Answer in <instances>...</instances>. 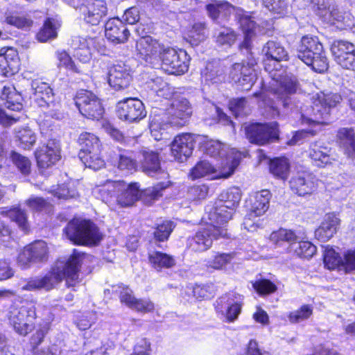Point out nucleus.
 I'll list each match as a JSON object with an SVG mask.
<instances>
[{"instance_id":"nucleus-1","label":"nucleus","mask_w":355,"mask_h":355,"mask_svg":"<svg viewBox=\"0 0 355 355\" xmlns=\"http://www.w3.org/2000/svg\"><path fill=\"white\" fill-rule=\"evenodd\" d=\"M169 185V181L162 182L153 187L144 191L139 189L136 182L127 183L123 180L99 181L92 189L95 198L101 200L111 209L132 206L142 195L146 200H155L159 198L162 191Z\"/></svg>"},{"instance_id":"nucleus-2","label":"nucleus","mask_w":355,"mask_h":355,"mask_svg":"<svg viewBox=\"0 0 355 355\" xmlns=\"http://www.w3.org/2000/svg\"><path fill=\"white\" fill-rule=\"evenodd\" d=\"M262 53L266 56L264 69L272 78L270 84L273 94L284 107H290L293 103L291 96L297 91V81L294 76L279 69V62L288 58L287 51L279 42L270 40L263 46Z\"/></svg>"},{"instance_id":"nucleus-3","label":"nucleus","mask_w":355,"mask_h":355,"mask_svg":"<svg viewBox=\"0 0 355 355\" xmlns=\"http://www.w3.org/2000/svg\"><path fill=\"white\" fill-rule=\"evenodd\" d=\"M341 101L342 97L338 93L321 92L313 94L312 105L301 107L300 112L302 124L307 125L309 128L296 132L291 141L296 144L309 135H316L320 130V125L327 123L324 120L329 116L331 109L336 107Z\"/></svg>"},{"instance_id":"nucleus-4","label":"nucleus","mask_w":355,"mask_h":355,"mask_svg":"<svg viewBox=\"0 0 355 355\" xmlns=\"http://www.w3.org/2000/svg\"><path fill=\"white\" fill-rule=\"evenodd\" d=\"M84 255L74 250L67 260H58L45 276L28 279L21 284V289L29 291L44 289L48 291L63 279L66 280L68 286H75L78 282L80 263Z\"/></svg>"},{"instance_id":"nucleus-5","label":"nucleus","mask_w":355,"mask_h":355,"mask_svg":"<svg viewBox=\"0 0 355 355\" xmlns=\"http://www.w3.org/2000/svg\"><path fill=\"white\" fill-rule=\"evenodd\" d=\"M171 98L170 105L166 110L153 108L151 112L149 128L152 137L157 141L164 138L168 125L182 127L192 115V106L187 98L175 92Z\"/></svg>"},{"instance_id":"nucleus-6","label":"nucleus","mask_w":355,"mask_h":355,"mask_svg":"<svg viewBox=\"0 0 355 355\" xmlns=\"http://www.w3.org/2000/svg\"><path fill=\"white\" fill-rule=\"evenodd\" d=\"M64 232L67 239L77 245H96L103 239V234L94 222L80 218L70 220Z\"/></svg>"},{"instance_id":"nucleus-7","label":"nucleus","mask_w":355,"mask_h":355,"mask_svg":"<svg viewBox=\"0 0 355 355\" xmlns=\"http://www.w3.org/2000/svg\"><path fill=\"white\" fill-rule=\"evenodd\" d=\"M297 57L316 72L322 73L328 69L327 58L317 37L306 35L302 38Z\"/></svg>"},{"instance_id":"nucleus-8","label":"nucleus","mask_w":355,"mask_h":355,"mask_svg":"<svg viewBox=\"0 0 355 355\" xmlns=\"http://www.w3.org/2000/svg\"><path fill=\"white\" fill-rule=\"evenodd\" d=\"M241 198L239 188L233 187L222 192L216 206L207 208L208 218L213 223L224 225L231 219Z\"/></svg>"},{"instance_id":"nucleus-9","label":"nucleus","mask_w":355,"mask_h":355,"mask_svg":"<svg viewBox=\"0 0 355 355\" xmlns=\"http://www.w3.org/2000/svg\"><path fill=\"white\" fill-rule=\"evenodd\" d=\"M208 225L198 230L196 234L187 240V246L194 252H204L209 249L214 239L228 236L227 229L223 223L211 222L208 218Z\"/></svg>"},{"instance_id":"nucleus-10","label":"nucleus","mask_w":355,"mask_h":355,"mask_svg":"<svg viewBox=\"0 0 355 355\" xmlns=\"http://www.w3.org/2000/svg\"><path fill=\"white\" fill-rule=\"evenodd\" d=\"M0 98L6 107L0 109V123L4 126H10L21 119L22 97L13 86L9 85L3 87Z\"/></svg>"},{"instance_id":"nucleus-11","label":"nucleus","mask_w":355,"mask_h":355,"mask_svg":"<svg viewBox=\"0 0 355 355\" xmlns=\"http://www.w3.org/2000/svg\"><path fill=\"white\" fill-rule=\"evenodd\" d=\"M31 87L33 90V98L40 107H46V114L53 119L60 120L64 117L59 101L55 100L53 89L46 83L40 80L32 81Z\"/></svg>"},{"instance_id":"nucleus-12","label":"nucleus","mask_w":355,"mask_h":355,"mask_svg":"<svg viewBox=\"0 0 355 355\" xmlns=\"http://www.w3.org/2000/svg\"><path fill=\"white\" fill-rule=\"evenodd\" d=\"M231 155L233 157L231 165L228 167V169L226 168L225 166H221L220 169L217 170L209 162L205 160L200 161L192 168L190 173L191 177L192 179L207 177L211 180L227 178L230 177L239 166L241 159L240 152H236L234 150H232Z\"/></svg>"},{"instance_id":"nucleus-13","label":"nucleus","mask_w":355,"mask_h":355,"mask_svg":"<svg viewBox=\"0 0 355 355\" xmlns=\"http://www.w3.org/2000/svg\"><path fill=\"white\" fill-rule=\"evenodd\" d=\"M189 58L184 50L165 47L161 56L160 66L170 74L180 75L187 71Z\"/></svg>"},{"instance_id":"nucleus-14","label":"nucleus","mask_w":355,"mask_h":355,"mask_svg":"<svg viewBox=\"0 0 355 355\" xmlns=\"http://www.w3.org/2000/svg\"><path fill=\"white\" fill-rule=\"evenodd\" d=\"M137 55L146 64L153 68L160 66L161 56L165 47L151 36L141 37L136 44Z\"/></svg>"},{"instance_id":"nucleus-15","label":"nucleus","mask_w":355,"mask_h":355,"mask_svg":"<svg viewBox=\"0 0 355 355\" xmlns=\"http://www.w3.org/2000/svg\"><path fill=\"white\" fill-rule=\"evenodd\" d=\"M35 318V307L33 304L13 307L10 311V323L15 330L21 335H26L32 330Z\"/></svg>"},{"instance_id":"nucleus-16","label":"nucleus","mask_w":355,"mask_h":355,"mask_svg":"<svg viewBox=\"0 0 355 355\" xmlns=\"http://www.w3.org/2000/svg\"><path fill=\"white\" fill-rule=\"evenodd\" d=\"M109 3L110 0H83L77 10L85 23L97 26L107 17Z\"/></svg>"},{"instance_id":"nucleus-17","label":"nucleus","mask_w":355,"mask_h":355,"mask_svg":"<svg viewBox=\"0 0 355 355\" xmlns=\"http://www.w3.org/2000/svg\"><path fill=\"white\" fill-rule=\"evenodd\" d=\"M75 103L86 118L98 120L103 114L104 109L100 100L89 91H79L75 97Z\"/></svg>"},{"instance_id":"nucleus-18","label":"nucleus","mask_w":355,"mask_h":355,"mask_svg":"<svg viewBox=\"0 0 355 355\" xmlns=\"http://www.w3.org/2000/svg\"><path fill=\"white\" fill-rule=\"evenodd\" d=\"M243 304V296L230 293L218 298L216 302L215 309L218 313L224 316L228 322L237 320Z\"/></svg>"},{"instance_id":"nucleus-19","label":"nucleus","mask_w":355,"mask_h":355,"mask_svg":"<svg viewBox=\"0 0 355 355\" xmlns=\"http://www.w3.org/2000/svg\"><path fill=\"white\" fill-rule=\"evenodd\" d=\"M245 134L251 143L264 145L278 138L277 123H254L245 128Z\"/></svg>"},{"instance_id":"nucleus-20","label":"nucleus","mask_w":355,"mask_h":355,"mask_svg":"<svg viewBox=\"0 0 355 355\" xmlns=\"http://www.w3.org/2000/svg\"><path fill=\"white\" fill-rule=\"evenodd\" d=\"M47 258L46 243L43 241H37L26 245L21 250L17 257V263L21 268H27L32 263L45 261Z\"/></svg>"},{"instance_id":"nucleus-21","label":"nucleus","mask_w":355,"mask_h":355,"mask_svg":"<svg viewBox=\"0 0 355 355\" xmlns=\"http://www.w3.org/2000/svg\"><path fill=\"white\" fill-rule=\"evenodd\" d=\"M255 64L254 60H249L246 64L244 62L234 64L230 71V78L234 83L241 85L243 89H250L257 78V74L253 68Z\"/></svg>"},{"instance_id":"nucleus-22","label":"nucleus","mask_w":355,"mask_h":355,"mask_svg":"<svg viewBox=\"0 0 355 355\" xmlns=\"http://www.w3.org/2000/svg\"><path fill=\"white\" fill-rule=\"evenodd\" d=\"M116 113L120 119L128 122L140 121L146 116V111L142 101L132 98L119 102Z\"/></svg>"},{"instance_id":"nucleus-23","label":"nucleus","mask_w":355,"mask_h":355,"mask_svg":"<svg viewBox=\"0 0 355 355\" xmlns=\"http://www.w3.org/2000/svg\"><path fill=\"white\" fill-rule=\"evenodd\" d=\"M197 141L199 144L200 148L205 154L210 157H220L222 158L223 162L221 163V166H225L227 169H228V167L231 165L232 160L233 156L231 155V150H234L236 152H238L234 148L229 149L228 151H227L225 148V144L216 140L209 139L207 137L205 136L198 135Z\"/></svg>"},{"instance_id":"nucleus-24","label":"nucleus","mask_w":355,"mask_h":355,"mask_svg":"<svg viewBox=\"0 0 355 355\" xmlns=\"http://www.w3.org/2000/svg\"><path fill=\"white\" fill-rule=\"evenodd\" d=\"M198 135L183 133L177 135L171 144V155L178 161L182 162L193 153L194 144L198 143Z\"/></svg>"},{"instance_id":"nucleus-25","label":"nucleus","mask_w":355,"mask_h":355,"mask_svg":"<svg viewBox=\"0 0 355 355\" xmlns=\"http://www.w3.org/2000/svg\"><path fill=\"white\" fill-rule=\"evenodd\" d=\"M37 165L40 168H47L60 159V146L58 141L49 140L46 145L39 147L35 152Z\"/></svg>"},{"instance_id":"nucleus-26","label":"nucleus","mask_w":355,"mask_h":355,"mask_svg":"<svg viewBox=\"0 0 355 355\" xmlns=\"http://www.w3.org/2000/svg\"><path fill=\"white\" fill-rule=\"evenodd\" d=\"M132 81L130 67L123 63L113 64L109 68L108 83L116 90L127 88Z\"/></svg>"},{"instance_id":"nucleus-27","label":"nucleus","mask_w":355,"mask_h":355,"mask_svg":"<svg viewBox=\"0 0 355 355\" xmlns=\"http://www.w3.org/2000/svg\"><path fill=\"white\" fill-rule=\"evenodd\" d=\"M289 186L291 189L300 196L311 195L317 189L315 178L306 172L297 173L292 176Z\"/></svg>"},{"instance_id":"nucleus-28","label":"nucleus","mask_w":355,"mask_h":355,"mask_svg":"<svg viewBox=\"0 0 355 355\" xmlns=\"http://www.w3.org/2000/svg\"><path fill=\"white\" fill-rule=\"evenodd\" d=\"M105 35L114 44H122L127 42L130 31L119 18L115 17L110 19L105 23Z\"/></svg>"},{"instance_id":"nucleus-29","label":"nucleus","mask_w":355,"mask_h":355,"mask_svg":"<svg viewBox=\"0 0 355 355\" xmlns=\"http://www.w3.org/2000/svg\"><path fill=\"white\" fill-rule=\"evenodd\" d=\"M142 159L140 160L143 171L148 175H161L162 178H167L168 173L160 166V159L157 153L151 150H144L141 153Z\"/></svg>"},{"instance_id":"nucleus-30","label":"nucleus","mask_w":355,"mask_h":355,"mask_svg":"<svg viewBox=\"0 0 355 355\" xmlns=\"http://www.w3.org/2000/svg\"><path fill=\"white\" fill-rule=\"evenodd\" d=\"M309 157L315 165L324 167L331 164L336 159L331 154V148L324 145L323 142L316 141L310 146Z\"/></svg>"},{"instance_id":"nucleus-31","label":"nucleus","mask_w":355,"mask_h":355,"mask_svg":"<svg viewBox=\"0 0 355 355\" xmlns=\"http://www.w3.org/2000/svg\"><path fill=\"white\" fill-rule=\"evenodd\" d=\"M339 223L340 219L335 214H327L320 225L315 231V238L322 242L329 241L336 233Z\"/></svg>"},{"instance_id":"nucleus-32","label":"nucleus","mask_w":355,"mask_h":355,"mask_svg":"<svg viewBox=\"0 0 355 355\" xmlns=\"http://www.w3.org/2000/svg\"><path fill=\"white\" fill-rule=\"evenodd\" d=\"M19 70V58L16 50L7 49L0 53V75L10 76Z\"/></svg>"},{"instance_id":"nucleus-33","label":"nucleus","mask_w":355,"mask_h":355,"mask_svg":"<svg viewBox=\"0 0 355 355\" xmlns=\"http://www.w3.org/2000/svg\"><path fill=\"white\" fill-rule=\"evenodd\" d=\"M201 76L207 84H217L225 79V69L219 61L208 62L201 71Z\"/></svg>"},{"instance_id":"nucleus-34","label":"nucleus","mask_w":355,"mask_h":355,"mask_svg":"<svg viewBox=\"0 0 355 355\" xmlns=\"http://www.w3.org/2000/svg\"><path fill=\"white\" fill-rule=\"evenodd\" d=\"M270 193L268 190H262L250 198V216H262L269 207Z\"/></svg>"},{"instance_id":"nucleus-35","label":"nucleus","mask_w":355,"mask_h":355,"mask_svg":"<svg viewBox=\"0 0 355 355\" xmlns=\"http://www.w3.org/2000/svg\"><path fill=\"white\" fill-rule=\"evenodd\" d=\"M0 215L9 218L24 232H27L28 231L29 223L27 214L19 206L15 205L10 207L1 208Z\"/></svg>"},{"instance_id":"nucleus-36","label":"nucleus","mask_w":355,"mask_h":355,"mask_svg":"<svg viewBox=\"0 0 355 355\" xmlns=\"http://www.w3.org/2000/svg\"><path fill=\"white\" fill-rule=\"evenodd\" d=\"M322 18L327 23L335 25L340 29L350 28L352 26L350 15L346 13L343 15L334 5L329 10L324 12Z\"/></svg>"},{"instance_id":"nucleus-37","label":"nucleus","mask_w":355,"mask_h":355,"mask_svg":"<svg viewBox=\"0 0 355 355\" xmlns=\"http://www.w3.org/2000/svg\"><path fill=\"white\" fill-rule=\"evenodd\" d=\"M146 84L147 87L156 93L158 96L168 99L174 94L175 88L159 76H151Z\"/></svg>"},{"instance_id":"nucleus-38","label":"nucleus","mask_w":355,"mask_h":355,"mask_svg":"<svg viewBox=\"0 0 355 355\" xmlns=\"http://www.w3.org/2000/svg\"><path fill=\"white\" fill-rule=\"evenodd\" d=\"M316 247L308 241L300 240L295 241L287 247V252L297 257L304 259L311 258L316 252Z\"/></svg>"},{"instance_id":"nucleus-39","label":"nucleus","mask_w":355,"mask_h":355,"mask_svg":"<svg viewBox=\"0 0 355 355\" xmlns=\"http://www.w3.org/2000/svg\"><path fill=\"white\" fill-rule=\"evenodd\" d=\"M337 137L344 148L345 153L350 158H355V135L352 128H343L338 131Z\"/></svg>"},{"instance_id":"nucleus-40","label":"nucleus","mask_w":355,"mask_h":355,"mask_svg":"<svg viewBox=\"0 0 355 355\" xmlns=\"http://www.w3.org/2000/svg\"><path fill=\"white\" fill-rule=\"evenodd\" d=\"M150 266L157 271L171 268L175 265L174 258L166 253L154 251L148 254Z\"/></svg>"},{"instance_id":"nucleus-41","label":"nucleus","mask_w":355,"mask_h":355,"mask_svg":"<svg viewBox=\"0 0 355 355\" xmlns=\"http://www.w3.org/2000/svg\"><path fill=\"white\" fill-rule=\"evenodd\" d=\"M209 16L214 20L227 17L233 7L227 1H214L207 5Z\"/></svg>"},{"instance_id":"nucleus-42","label":"nucleus","mask_w":355,"mask_h":355,"mask_svg":"<svg viewBox=\"0 0 355 355\" xmlns=\"http://www.w3.org/2000/svg\"><path fill=\"white\" fill-rule=\"evenodd\" d=\"M78 144L80 146V153L100 152L99 139L92 133H81L78 137Z\"/></svg>"},{"instance_id":"nucleus-43","label":"nucleus","mask_w":355,"mask_h":355,"mask_svg":"<svg viewBox=\"0 0 355 355\" xmlns=\"http://www.w3.org/2000/svg\"><path fill=\"white\" fill-rule=\"evenodd\" d=\"M240 26L245 35V42L248 43L253 35L259 33L264 34L263 30L257 26V23L252 19V17L248 14H243L239 19Z\"/></svg>"},{"instance_id":"nucleus-44","label":"nucleus","mask_w":355,"mask_h":355,"mask_svg":"<svg viewBox=\"0 0 355 355\" xmlns=\"http://www.w3.org/2000/svg\"><path fill=\"white\" fill-rule=\"evenodd\" d=\"M290 170V163L284 157H275L270 162V171L275 177L285 180Z\"/></svg>"},{"instance_id":"nucleus-45","label":"nucleus","mask_w":355,"mask_h":355,"mask_svg":"<svg viewBox=\"0 0 355 355\" xmlns=\"http://www.w3.org/2000/svg\"><path fill=\"white\" fill-rule=\"evenodd\" d=\"M299 239L300 238L293 231L284 228L272 232L270 236V240L275 245L279 246L286 243L288 247H291V245Z\"/></svg>"},{"instance_id":"nucleus-46","label":"nucleus","mask_w":355,"mask_h":355,"mask_svg":"<svg viewBox=\"0 0 355 355\" xmlns=\"http://www.w3.org/2000/svg\"><path fill=\"white\" fill-rule=\"evenodd\" d=\"M331 51L337 62L340 60H344V58L355 52V46L345 40L335 41L331 45Z\"/></svg>"},{"instance_id":"nucleus-47","label":"nucleus","mask_w":355,"mask_h":355,"mask_svg":"<svg viewBox=\"0 0 355 355\" xmlns=\"http://www.w3.org/2000/svg\"><path fill=\"white\" fill-rule=\"evenodd\" d=\"M16 137L18 146L24 149H30L37 140L35 133L28 127L19 130L16 133Z\"/></svg>"},{"instance_id":"nucleus-48","label":"nucleus","mask_w":355,"mask_h":355,"mask_svg":"<svg viewBox=\"0 0 355 355\" xmlns=\"http://www.w3.org/2000/svg\"><path fill=\"white\" fill-rule=\"evenodd\" d=\"M205 38V24L203 22L195 23L187 33V40L192 45H198Z\"/></svg>"},{"instance_id":"nucleus-49","label":"nucleus","mask_w":355,"mask_h":355,"mask_svg":"<svg viewBox=\"0 0 355 355\" xmlns=\"http://www.w3.org/2000/svg\"><path fill=\"white\" fill-rule=\"evenodd\" d=\"M79 158L86 167L98 170L104 165V160L99 156V152L79 153Z\"/></svg>"},{"instance_id":"nucleus-50","label":"nucleus","mask_w":355,"mask_h":355,"mask_svg":"<svg viewBox=\"0 0 355 355\" xmlns=\"http://www.w3.org/2000/svg\"><path fill=\"white\" fill-rule=\"evenodd\" d=\"M312 314V306L304 304L300 309L291 311L288 315V318L291 323L296 324L308 320Z\"/></svg>"},{"instance_id":"nucleus-51","label":"nucleus","mask_w":355,"mask_h":355,"mask_svg":"<svg viewBox=\"0 0 355 355\" xmlns=\"http://www.w3.org/2000/svg\"><path fill=\"white\" fill-rule=\"evenodd\" d=\"M343 258L332 248L327 247L324 253V263L329 270H341Z\"/></svg>"},{"instance_id":"nucleus-52","label":"nucleus","mask_w":355,"mask_h":355,"mask_svg":"<svg viewBox=\"0 0 355 355\" xmlns=\"http://www.w3.org/2000/svg\"><path fill=\"white\" fill-rule=\"evenodd\" d=\"M57 28L54 21L47 19L37 35V40L41 42H46L49 40L53 39L57 36Z\"/></svg>"},{"instance_id":"nucleus-53","label":"nucleus","mask_w":355,"mask_h":355,"mask_svg":"<svg viewBox=\"0 0 355 355\" xmlns=\"http://www.w3.org/2000/svg\"><path fill=\"white\" fill-rule=\"evenodd\" d=\"M51 193L58 199L67 200L78 196V192L74 187L73 182H68L60 185L57 189L51 191Z\"/></svg>"},{"instance_id":"nucleus-54","label":"nucleus","mask_w":355,"mask_h":355,"mask_svg":"<svg viewBox=\"0 0 355 355\" xmlns=\"http://www.w3.org/2000/svg\"><path fill=\"white\" fill-rule=\"evenodd\" d=\"M10 158L22 175H27L31 173V163L28 158L16 152L11 153Z\"/></svg>"},{"instance_id":"nucleus-55","label":"nucleus","mask_w":355,"mask_h":355,"mask_svg":"<svg viewBox=\"0 0 355 355\" xmlns=\"http://www.w3.org/2000/svg\"><path fill=\"white\" fill-rule=\"evenodd\" d=\"M56 57L58 60V65L59 67H64L67 70L78 73L82 72L81 69L75 64L70 55L65 51H58L56 52Z\"/></svg>"},{"instance_id":"nucleus-56","label":"nucleus","mask_w":355,"mask_h":355,"mask_svg":"<svg viewBox=\"0 0 355 355\" xmlns=\"http://www.w3.org/2000/svg\"><path fill=\"white\" fill-rule=\"evenodd\" d=\"M230 109L236 117L249 114L250 109L244 98L232 99L230 102Z\"/></svg>"},{"instance_id":"nucleus-57","label":"nucleus","mask_w":355,"mask_h":355,"mask_svg":"<svg viewBox=\"0 0 355 355\" xmlns=\"http://www.w3.org/2000/svg\"><path fill=\"white\" fill-rule=\"evenodd\" d=\"M8 24L15 26L19 28L27 30L30 28L33 24L32 19L26 15L13 14L6 17Z\"/></svg>"},{"instance_id":"nucleus-58","label":"nucleus","mask_w":355,"mask_h":355,"mask_svg":"<svg viewBox=\"0 0 355 355\" xmlns=\"http://www.w3.org/2000/svg\"><path fill=\"white\" fill-rule=\"evenodd\" d=\"M236 35L233 30L222 28L216 35V42L220 46H231L236 40Z\"/></svg>"},{"instance_id":"nucleus-59","label":"nucleus","mask_w":355,"mask_h":355,"mask_svg":"<svg viewBox=\"0 0 355 355\" xmlns=\"http://www.w3.org/2000/svg\"><path fill=\"white\" fill-rule=\"evenodd\" d=\"M114 292L119 295L121 302L128 307L131 308L135 303L137 299L133 296L132 290L128 286L119 285L115 288Z\"/></svg>"},{"instance_id":"nucleus-60","label":"nucleus","mask_w":355,"mask_h":355,"mask_svg":"<svg viewBox=\"0 0 355 355\" xmlns=\"http://www.w3.org/2000/svg\"><path fill=\"white\" fill-rule=\"evenodd\" d=\"M234 257L232 253H218L213 259L209 261V266L216 270L223 269L227 264L230 263Z\"/></svg>"},{"instance_id":"nucleus-61","label":"nucleus","mask_w":355,"mask_h":355,"mask_svg":"<svg viewBox=\"0 0 355 355\" xmlns=\"http://www.w3.org/2000/svg\"><path fill=\"white\" fill-rule=\"evenodd\" d=\"M174 227L173 223L171 221H164L159 225L154 232L156 240L164 241L167 240Z\"/></svg>"},{"instance_id":"nucleus-62","label":"nucleus","mask_w":355,"mask_h":355,"mask_svg":"<svg viewBox=\"0 0 355 355\" xmlns=\"http://www.w3.org/2000/svg\"><path fill=\"white\" fill-rule=\"evenodd\" d=\"M26 205L35 211H45L49 212L52 205L42 198L31 197L26 201Z\"/></svg>"},{"instance_id":"nucleus-63","label":"nucleus","mask_w":355,"mask_h":355,"mask_svg":"<svg viewBox=\"0 0 355 355\" xmlns=\"http://www.w3.org/2000/svg\"><path fill=\"white\" fill-rule=\"evenodd\" d=\"M254 289L260 295H267L274 293L277 286L268 279H261L252 283Z\"/></svg>"},{"instance_id":"nucleus-64","label":"nucleus","mask_w":355,"mask_h":355,"mask_svg":"<svg viewBox=\"0 0 355 355\" xmlns=\"http://www.w3.org/2000/svg\"><path fill=\"white\" fill-rule=\"evenodd\" d=\"M263 3L270 12L284 15L287 8L286 0H263Z\"/></svg>"}]
</instances>
